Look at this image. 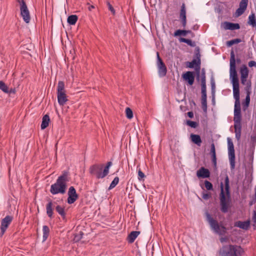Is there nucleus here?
<instances>
[{"instance_id":"obj_1","label":"nucleus","mask_w":256,"mask_h":256,"mask_svg":"<svg viewBox=\"0 0 256 256\" xmlns=\"http://www.w3.org/2000/svg\"><path fill=\"white\" fill-rule=\"evenodd\" d=\"M230 78L232 84L234 98L235 100L234 108V128L236 138L240 140L242 131V114L240 96V84L236 70L235 54L232 50L230 53Z\"/></svg>"},{"instance_id":"obj_2","label":"nucleus","mask_w":256,"mask_h":256,"mask_svg":"<svg viewBox=\"0 0 256 256\" xmlns=\"http://www.w3.org/2000/svg\"><path fill=\"white\" fill-rule=\"evenodd\" d=\"M195 47L194 50V56L193 57V68L194 72H193V82H194V77L196 80L201 82L202 86V108L204 112H207V100H206V72L204 68H202L200 72L201 55L200 54V49L198 46H196L194 42H193V48Z\"/></svg>"},{"instance_id":"obj_3","label":"nucleus","mask_w":256,"mask_h":256,"mask_svg":"<svg viewBox=\"0 0 256 256\" xmlns=\"http://www.w3.org/2000/svg\"><path fill=\"white\" fill-rule=\"evenodd\" d=\"M225 190L226 192V196L228 197V200L226 198V194L224 190L223 184H220V210L222 212L226 213L228 211L230 205V186H229V178L228 176H226L224 179Z\"/></svg>"},{"instance_id":"obj_4","label":"nucleus","mask_w":256,"mask_h":256,"mask_svg":"<svg viewBox=\"0 0 256 256\" xmlns=\"http://www.w3.org/2000/svg\"><path fill=\"white\" fill-rule=\"evenodd\" d=\"M68 182L66 174L60 176L56 182L51 185L50 192L52 194H64L66 192L67 182Z\"/></svg>"},{"instance_id":"obj_5","label":"nucleus","mask_w":256,"mask_h":256,"mask_svg":"<svg viewBox=\"0 0 256 256\" xmlns=\"http://www.w3.org/2000/svg\"><path fill=\"white\" fill-rule=\"evenodd\" d=\"M244 253L242 246L236 244L224 246L219 250L220 256H242Z\"/></svg>"},{"instance_id":"obj_6","label":"nucleus","mask_w":256,"mask_h":256,"mask_svg":"<svg viewBox=\"0 0 256 256\" xmlns=\"http://www.w3.org/2000/svg\"><path fill=\"white\" fill-rule=\"evenodd\" d=\"M112 165L111 162H108L104 170L102 165H93L90 168V172L97 178H102L108 174L110 168Z\"/></svg>"},{"instance_id":"obj_7","label":"nucleus","mask_w":256,"mask_h":256,"mask_svg":"<svg viewBox=\"0 0 256 256\" xmlns=\"http://www.w3.org/2000/svg\"><path fill=\"white\" fill-rule=\"evenodd\" d=\"M205 215L206 220L212 230L219 235H224L226 233V228L224 226L219 224L218 222L214 219L208 212H206Z\"/></svg>"},{"instance_id":"obj_8","label":"nucleus","mask_w":256,"mask_h":256,"mask_svg":"<svg viewBox=\"0 0 256 256\" xmlns=\"http://www.w3.org/2000/svg\"><path fill=\"white\" fill-rule=\"evenodd\" d=\"M228 153L231 170L235 168V153L232 142L230 138H228Z\"/></svg>"},{"instance_id":"obj_9","label":"nucleus","mask_w":256,"mask_h":256,"mask_svg":"<svg viewBox=\"0 0 256 256\" xmlns=\"http://www.w3.org/2000/svg\"><path fill=\"white\" fill-rule=\"evenodd\" d=\"M12 220V217L7 216L2 220L0 226V235L2 236L6 231V229L10 224Z\"/></svg>"},{"instance_id":"obj_10","label":"nucleus","mask_w":256,"mask_h":256,"mask_svg":"<svg viewBox=\"0 0 256 256\" xmlns=\"http://www.w3.org/2000/svg\"><path fill=\"white\" fill-rule=\"evenodd\" d=\"M157 59H158V74L160 76H164L166 74V68L164 64L162 62V60L159 56L158 52H157Z\"/></svg>"},{"instance_id":"obj_11","label":"nucleus","mask_w":256,"mask_h":256,"mask_svg":"<svg viewBox=\"0 0 256 256\" xmlns=\"http://www.w3.org/2000/svg\"><path fill=\"white\" fill-rule=\"evenodd\" d=\"M78 198V196L76 192L75 188L74 186H70L68 191V198L67 200L68 203L69 204H72Z\"/></svg>"},{"instance_id":"obj_12","label":"nucleus","mask_w":256,"mask_h":256,"mask_svg":"<svg viewBox=\"0 0 256 256\" xmlns=\"http://www.w3.org/2000/svg\"><path fill=\"white\" fill-rule=\"evenodd\" d=\"M20 15L22 16L24 20L26 23H28L30 21V12L28 8L26 5H24L22 3V6H20Z\"/></svg>"},{"instance_id":"obj_13","label":"nucleus","mask_w":256,"mask_h":256,"mask_svg":"<svg viewBox=\"0 0 256 256\" xmlns=\"http://www.w3.org/2000/svg\"><path fill=\"white\" fill-rule=\"evenodd\" d=\"M248 2V0H240L239 4V8L236 10V14L237 16H239L244 13L247 8Z\"/></svg>"},{"instance_id":"obj_14","label":"nucleus","mask_w":256,"mask_h":256,"mask_svg":"<svg viewBox=\"0 0 256 256\" xmlns=\"http://www.w3.org/2000/svg\"><path fill=\"white\" fill-rule=\"evenodd\" d=\"M196 175L198 178H208L210 176V172L208 169L202 167L197 171Z\"/></svg>"},{"instance_id":"obj_15","label":"nucleus","mask_w":256,"mask_h":256,"mask_svg":"<svg viewBox=\"0 0 256 256\" xmlns=\"http://www.w3.org/2000/svg\"><path fill=\"white\" fill-rule=\"evenodd\" d=\"M234 226L240 228L242 229L247 230L250 226V220H247L246 221L242 222L238 221L234 223Z\"/></svg>"},{"instance_id":"obj_16","label":"nucleus","mask_w":256,"mask_h":256,"mask_svg":"<svg viewBox=\"0 0 256 256\" xmlns=\"http://www.w3.org/2000/svg\"><path fill=\"white\" fill-rule=\"evenodd\" d=\"M58 100L60 105L64 106L68 101V98L66 93L58 92Z\"/></svg>"},{"instance_id":"obj_17","label":"nucleus","mask_w":256,"mask_h":256,"mask_svg":"<svg viewBox=\"0 0 256 256\" xmlns=\"http://www.w3.org/2000/svg\"><path fill=\"white\" fill-rule=\"evenodd\" d=\"M182 78L185 82H188L190 85H192V72H187L183 74Z\"/></svg>"},{"instance_id":"obj_18","label":"nucleus","mask_w":256,"mask_h":256,"mask_svg":"<svg viewBox=\"0 0 256 256\" xmlns=\"http://www.w3.org/2000/svg\"><path fill=\"white\" fill-rule=\"evenodd\" d=\"M240 72V78H248L249 71L246 65L243 64L241 66Z\"/></svg>"},{"instance_id":"obj_19","label":"nucleus","mask_w":256,"mask_h":256,"mask_svg":"<svg viewBox=\"0 0 256 256\" xmlns=\"http://www.w3.org/2000/svg\"><path fill=\"white\" fill-rule=\"evenodd\" d=\"M240 28V26L238 24L232 23L230 22H225V28L230 30H238Z\"/></svg>"},{"instance_id":"obj_20","label":"nucleus","mask_w":256,"mask_h":256,"mask_svg":"<svg viewBox=\"0 0 256 256\" xmlns=\"http://www.w3.org/2000/svg\"><path fill=\"white\" fill-rule=\"evenodd\" d=\"M248 23L253 28H256V19L255 14L252 12L248 16Z\"/></svg>"},{"instance_id":"obj_21","label":"nucleus","mask_w":256,"mask_h":256,"mask_svg":"<svg viewBox=\"0 0 256 256\" xmlns=\"http://www.w3.org/2000/svg\"><path fill=\"white\" fill-rule=\"evenodd\" d=\"M140 234V232H132L128 236V241L130 243L133 242Z\"/></svg>"},{"instance_id":"obj_22","label":"nucleus","mask_w":256,"mask_h":256,"mask_svg":"<svg viewBox=\"0 0 256 256\" xmlns=\"http://www.w3.org/2000/svg\"><path fill=\"white\" fill-rule=\"evenodd\" d=\"M50 122V118L48 116L45 115L42 118V122L41 124V128L42 130L45 129L48 126Z\"/></svg>"},{"instance_id":"obj_23","label":"nucleus","mask_w":256,"mask_h":256,"mask_svg":"<svg viewBox=\"0 0 256 256\" xmlns=\"http://www.w3.org/2000/svg\"><path fill=\"white\" fill-rule=\"evenodd\" d=\"M193 144H194L198 146H201L202 140L199 135L193 134Z\"/></svg>"},{"instance_id":"obj_24","label":"nucleus","mask_w":256,"mask_h":256,"mask_svg":"<svg viewBox=\"0 0 256 256\" xmlns=\"http://www.w3.org/2000/svg\"><path fill=\"white\" fill-rule=\"evenodd\" d=\"M42 232H43V236H42V241L44 242L48 238L49 232H50V229L48 227L46 226H44L42 227Z\"/></svg>"},{"instance_id":"obj_25","label":"nucleus","mask_w":256,"mask_h":256,"mask_svg":"<svg viewBox=\"0 0 256 256\" xmlns=\"http://www.w3.org/2000/svg\"><path fill=\"white\" fill-rule=\"evenodd\" d=\"M180 17L182 20L183 26H185L186 23V10L184 8V5L183 4L181 10H180Z\"/></svg>"},{"instance_id":"obj_26","label":"nucleus","mask_w":256,"mask_h":256,"mask_svg":"<svg viewBox=\"0 0 256 256\" xmlns=\"http://www.w3.org/2000/svg\"><path fill=\"white\" fill-rule=\"evenodd\" d=\"M52 202H50L46 205V213L48 216L51 218L52 216L53 210L52 208Z\"/></svg>"},{"instance_id":"obj_27","label":"nucleus","mask_w":256,"mask_h":256,"mask_svg":"<svg viewBox=\"0 0 256 256\" xmlns=\"http://www.w3.org/2000/svg\"><path fill=\"white\" fill-rule=\"evenodd\" d=\"M78 20V16L76 15H71L68 18V22L72 25L74 24Z\"/></svg>"},{"instance_id":"obj_28","label":"nucleus","mask_w":256,"mask_h":256,"mask_svg":"<svg viewBox=\"0 0 256 256\" xmlns=\"http://www.w3.org/2000/svg\"><path fill=\"white\" fill-rule=\"evenodd\" d=\"M250 98L246 96L244 102H242V110L246 111L250 105Z\"/></svg>"},{"instance_id":"obj_29","label":"nucleus","mask_w":256,"mask_h":256,"mask_svg":"<svg viewBox=\"0 0 256 256\" xmlns=\"http://www.w3.org/2000/svg\"><path fill=\"white\" fill-rule=\"evenodd\" d=\"M242 42L241 39L240 38H236L230 40H228L226 42V46L228 47H230L234 44H238Z\"/></svg>"},{"instance_id":"obj_30","label":"nucleus","mask_w":256,"mask_h":256,"mask_svg":"<svg viewBox=\"0 0 256 256\" xmlns=\"http://www.w3.org/2000/svg\"><path fill=\"white\" fill-rule=\"evenodd\" d=\"M58 92H65L64 91V82L60 81L58 83V88H57Z\"/></svg>"},{"instance_id":"obj_31","label":"nucleus","mask_w":256,"mask_h":256,"mask_svg":"<svg viewBox=\"0 0 256 256\" xmlns=\"http://www.w3.org/2000/svg\"><path fill=\"white\" fill-rule=\"evenodd\" d=\"M0 89L5 93H8L9 90L7 86L2 80H0Z\"/></svg>"},{"instance_id":"obj_32","label":"nucleus","mask_w":256,"mask_h":256,"mask_svg":"<svg viewBox=\"0 0 256 256\" xmlns=\"http://www.w3.org/2000/svg\"><path fill=\"white\" fill-rule=\"evenodd\" d=\"M187 33H188V32L186 30H178L174 32V36H185Z\"/></svg>"},{"instance_id":"obj_33","label":"nucleus","mask_w":256,"mask_h":256,"mask_svg":"<svg viewBox=\"0 0 256 256\" xmlns=\"http://www.w3.org/2000/svg\"><path fill=\"white\" fill-rule=\"evenodd\" d=\"M118 182L119 178L118 177H116L111 182L108 189L111 190L114 188L118 184Z\"/></svg>"},{"instance_id":"obj_34","label":"nucleus","mask_w":256,"mask_h":256,"mask_svg":"<svg viewBox=\"0 0 256 256\" xmlns=\"http://www.w3.org/2000/svg\"><path fill=\"white\" fill-rule=\"evenodd\" d=\"M56 212L62 216H64L65 212L64 210V208L60 206H56Z\"/></svg>"},{"instance_id":"obj_35","label":"nucleus","mask_w":256,"mask_h":256,"mask_svg":"<svg viewBox=\"0 0 256 256\" xmlns=\"http://www.w3.org/2000/svg\"><path fill=\"white\" fill-rule=\"evenodd\" d=\"M126 118L128 119H131L133 117V112L132 110L129 108H126Z\"/></svg>"},{"instance_id":"obj_36","label":"nucleus","mask_w":256,"mask_h":256,"mask_svg":"<svg viewBox=\"0 0 256 256\" xmlns=\"http://www.w3.org/2000/svg\"><path fill=\"white\" fill-rule=\"evenodd\" d=\"M250 142L252 144L256 143V130H254L251 134Z\"/></svg>"},{"instance_id":"obj_37","label":"nucleus","mask_w":256,"mask_h":256,"mask_svg":"<svg viewBox=\"0 0 256 256\" xmlns=\"http://www.w3.org/2000/svg\"><path fill=\"white\" fill-rule=\"evenodd\" d=\"M204 185L206 189L207 190H212L213 188V186L212 184L209 181L206 180L204 181Z\"/></svg>"},{"instance_id":"obj_38","label":"nucleus","mask_w":256,"mask_h":256,"mask_svg":"<svg viewBox=\"0 0 256 256\" xmlns=\"http://www.w3.org/2000/svg\"><path fill=\"white\" fill-rule=\"evenodd\" d=\"M211 156H216V148L214 143H212L210 146V152Z\"/></svg>"},{"instance_id":"obj_39","label":"nucleus","mask_w":256,"mask_h":256,"mask_svg":"<svg viewBox=\"0 0 256 256\" xmlns=\"http://www.w3.org/2000/svg\"><path fill=\"white\" fill-rule=\"evenodd\" d=\"M245 91L252 90V82L250 80H248V82H246V85L244 87Z\"/></svg>"},{"instance_id":"obj_40","label":"nucleus","mask_w":256,"mask_h":256,"mask_svg":"<svg viewBox=\"0 0 256 256\" xmlns=\"http://www.w3.org/2000/svg\"><path fill=\"white\" fill-rule=\"evenodd\" d=\"M212 92L214 94L215 92L216 84L214 79L210 80Z\"/></svg>"},{"instance_id":"obj_41","label":"nucleus","mask_w":256,"mask_h":256,"mask_svg":"<svg viewBox=\"0 0 256 256\" xmlns=\"http://www.w3.org/2000/svg\"><path fill=\"white\" fill-rule=\"evenodd\" d=\"M180 42L186 43L190 46H192V41L190 40L186 39L185 38H180Z\"/></svg>"},{"instance_id":"obj_42","label":"nucleus","mask_w":256,"mask_h":256,"mask_svg":"<svg viewBox=\"0 0 256 256\" xmlns=\"http://www.w3.org/2000/svg\"><path fill=\"white\" fill-rule=\"evenodd\" d=\"M107 6H108V10L111 12L113 14H115V10L112 6L110 4V2L107 3Z\"/></svg>"},{"instance_id":"obj_43","label":"nucleus","mask_w":256,"mask_h":256,"mask_svg":"<svg viewBox=\"0 0 256 256\" xmlns=\"http://www.w3.org/2000/svg\"><path fill=\"white\" fill-rule=\"evenodd\" d=\"M210 197V194L208 192H203L202 194V198L204 200H208Z\"/></svg>"},{"instance_id":"obj_44","label":"nucleus","mask_w":256,"mask_h":256,"mask_svg":"<svg viewBox=\"0 0 256 256\" xmlns=\"http://www.w3.org/2000/svg\"><path fill=\"white\" fill-rule=\"evenodd\" d=\"M138 179L143 178L145 176L144 174L140 170L138 172Z\"/></svg>"},{"instance_id":"obj_45","label":"nucleus","mask_w":256,"mask_h":256,"mask_svg":"<svg viewBox=\"0 0 256 256\" xmlns=\"http://www.w3.org/2000/svg\"><path fill=\"white\" fill-rule=\"evenodd\" d=\"M212 162L214 165V166L216 167V156H212Z\"/></svg>"},{"instance_id":"obj_46","label":"nucleus","mask_w":256,"mask_h":256,"mask_svg":"<svg viewBox=\"0 0 256 256\" xmlns=\"http://www.w3.org/2000/svg\"><path fill=\"white\" fill-rule=\"evenodd\" d=\"M247 78H240V81H241V83L243 85H246V82H248V80H247Z\"/></svg>"},{"instance_id":"obj_47","label":"nucleus","mask_w":256,"mask_h":256,"mask_svg":"<svg viewBox=\"0 0 256 256\" xmlns=\"http://www.w3.org/2000/svg\"><path fill=\"white\" fill-rule=\"evenodd\" d=\"M248 66L250 67H252L254 66H256V62L254 60H251V61L249 62Z\"/></svg>"},{"instance_id":"obj_48","label":"nucleus","mask_w":256,"mask_h":256,"mask_svg":"<svg viewBox=\"0 0 256 256\" xmlns=\"http://www.w3.org/2000/svg\"><path fill=\"white\" fill-rule=\"evenodd\" d=\"M252 220V222L254 224V226L256 224V212H253Z\"/></svg>"},{"instance_id":"obj_49","label":"nucleus","mask_w":256,"mask_h":256,"mask_svg":"<svg viewBox=\"0 0 256 256\" xmlns=\"http://www.w3.org/2000/svg\"><path fill=\"white\" fill-rule=\"evenodd\" d=\"M180 108L183 112H186L188 110V108L186 107V106H184L182 104L180 105Z\"/></svg>"},{"instance_id":"obj_50","label":"nucleus","mask_w":256,"mask_h":256,"mask_svg":"<svg viewBox=\"0 0 256 256\" xmlns=\"http://www.w3.org/2000/svg\"><path fill=\"white\" fill-rule=\"evenodd\" d=\"M17 2L20 4V6H22V3H24V5H26V4L24 0H17Z\"/></svg>"},{"instance_id":"obj_51","label":"nucleus","mask_w":256,"mask_h":256,"mask_svg":"<svg viewBox=\"0 0 256 256\" xmlns=\"http://www.w3.org/2000/svg\"><path fill=\"white\" fill-rule=\"evenodd\" d=\"M186 124L187 125L192 128V121L190 120H188L186 121Z\"/></svg>"},{"instance_id":"obj_52","label":"nucleus","mask_w":256,"mask_h":256,"mask_svg":"<svg viewBox=\"0 0 256 256\" xmlns=\"http://www.w3.org/2000/svg\"><path fill=\"white\" fill-rule=\"evenodd\" d=\"M198 126V122L193 121V128H197Z\"/></svg>"},{"instance_id":"obj_53","label":"nucleus","mask_w":256,"mask_h":256,"mask_svg":"<svg viewBox=\"0 0 256 256\" xmlns=\"http://www.w3.org/2000/svg\"><path fill=\"white\" fill-rule=\"evenodd\" d=\"M254 160V156L252 155L250 156V160L251 161V168L252 169V163Z\"/></svg>"},{"instance_id":"obj_54","label":"nucleus","mask_w":256,"mask_h":256,"mask_svg":"<svg viewBox=\"0 0 256 256\" xmlns=\"http://www.w3.org/2000/svg\"><path fill=\"white\" fill-rule=\"evenodd\" d=\"M186 66L189 68H192V62H188L186 63Z\"/></svg>"},{"instance_id":"obj_55","label":"nucleus","mask_w":256,"mask_h":256,"mask_svg":"<svg viewBox=\"0 0 256 256\" xmlns=\"http://www.w3.org/2000/svg\"><path fill=\"white\" fill-rule=\"evenodd\" d=\"M246 96H248V98H250V94H251V90L246 91Z\"/></svg>"},{"instance_id":"obj_56","label":"nucleus","mask_w":256,"mask_h":256,"mask_svg":"<svg viewBox=\"0 0 256 256\" xmlns=\"http://www.w3.org/2000/svg\"><path fill=\"white\" fill-rule=\"evenodd\" d=\"M187 115L188 117H190V118H192V112H188V113H187Z\"/></svg>"},{"instance_id":"obj_57","label":"nucleus","mask_w":256,"mask_h":256,"mask_svg":"<svg viewBox=\"0 0 256 256\" xmlns=\"http://www.w3.org/2000/svg\"><path fill=\"white\" fill-rule=\"evenodd\" d=\"M94 8V6H90L88 8V9L89 10H92V9Z\"/></svg>"},{"instance_id":"obj_58","label":"nucleus","mask_w":256,"mask_h":256,"mask_svg":"<svg viewBox=\"0 0 256 256\" xmlns=\"http://www.w3.org/2000/svg\"><path fill=\"white\" fill-rule=\"evenodd\" d=\"M14 90H12V89H10L9 90V92L8 93H14Z\"/></svg>"},{"instance_id":"obj_59","label":"nucleus","mask_w":256,"mask_h":256,"mask_svg":"<svg viewBox=\"0 0 256 256\" xmlns=\"http://www.w3.org/2000/svg\"><path fill=\"white\" fill-rule=\"evenodd\" d=\"M226 238H220V242H224L226 241Z\"/></svg>"},{"instance_id":"obj_60","label":"nucleus","mask_w":256,"mask_h":256,"mask_svg":"<svg viewBox=\"0 0 256 256\" xmlns=\"http://www.w3.org/2000/svg\"><path fill=\"white\" fill-rule=\"evenodd\" d=\"M254 191H255V193H254V199L256 200V187L254 188Z\"/></svg>"},{"instance_id":"obj_61","label":"nucleus","mask_w":256,"mask_h":256,"mask_svg":"<svg viewBox=\"0 0 256 256\" xmlns=\"http://www.w3.org/2000/svg\"><path fill=\"white\" fill-rule=\"evenodd\" d=\"M190 139L191 141H192V133L190 134Z\"/></svg>"},{"instance_id":"obj_62","label":"nucleus","mask_w":256,"mask_h":256,"mask_svg":"<svg viewBox=\"0 0 256 256\" xmlns=\"http://www.w3.org/2000/svg\"><path fill=\"white\" fill-rule=\"evenodd\" d=\"M236 62H240V58H238V59L236 60Z\"/></svg>"},{"instance_id":"obj_63","label":"nucleus","mask_w":256,"mask_h":256,"mask_svg":"<svg viewBox=\"0 0 256 256\" xmlns=\"http://www.w3.org/2000/svg\"><path fill=\"white\" fill-rule=\"evenodd\" d=\"M196 28H197V27L196 26H193V30H196Z\"/></svg>"},{"instance_id":"obj_64","label":"nucleus","mask_w":256,"mask_h":256,"mask_svg":"<svg viewBox=\"0 0 256 256\" xmlns=\"http://www.w3.org/2000/svg\"><path fill=\"white\" fill-rule=\"evenodd\" d=\"M192 104H194V105H195V104H195V103H194V101H193V102H192Z\"/></svg>"}]
</instances>
